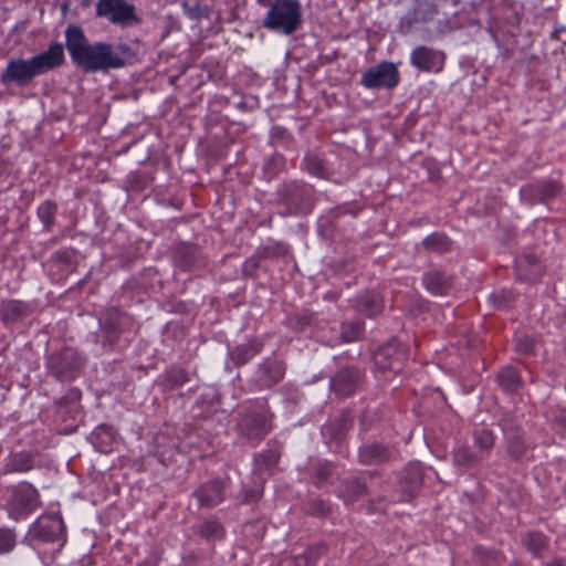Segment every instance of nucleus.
I'll return each mask as SVG.
<instances>
[{
	"label": "nucleus",
	"mask_w": 566,
	"mask_h": 566,
	"mask_svg": "<svg viewBox=\"0 0 566 566\" xmlns=\"http://www.w3.org/2000/svg\"><path fill=\"white\" fill-rule=\"evenodd\" d=\"M66 49L73 62L84 72L95 73L122 69L132 63L135 53L124 43H90L81 28L70 25L65 31Z\"/></svg>",
	"instance_id": "f257e3e1"
},
{
	"label": "nucleus",
	"mask_w": 566,
	"mask_h": 566,
	"mask_svg": "<svg viewBox=\"0 0 566 566\" xmlns=\"http://www.w3.org/2000/svg\"><path fill=\"white\" fill-rule=\"evenodd\" d=\"M64 61L63 45L54 43L49 49L30 60L15 59L8 62L0 75L3 84L25 85L35 76L60 66Z\"/></svg>",
	"instance_id": "f03ea898"
},
{
	"label": "nucleus",
	"mask_w": 566,
	"mask_h": 566,
	"mask_svg": "<svg viewBox=\"0 0 566 566\" xmlns=\"http://www.w3.org/2000/svg\"><path fill=\"white\" fill-rule=\"evenodd\" d=\"M301 22V7L296 0H276L269 10L263 25L270 30L293 33Z\"/></svg>",
	"instance_id": "7ed1b4c3"
},
{
	"label": "nucleus",
	"mask_w": 566,
	"mask_h": 566,
	"mask_svg": "<svg viewBox=\"0 0 566 566\" xmlns=\"http://www.w3.org/2000/svg\"><path fill=\"white\" fill-rule=\"evenodd\" d=\"M96 15L122 27L139 23L135 7L126 0H98Z\"/></svg>",
	"instance_id": "20e7f679"
},
{
	"label": "nucleus",
	"mask_w": 566,
	"mask_h": 566,
	"mask_svg": "<svg viewBox=\"0 0 566 566\" xmlns=\"http://www.w3.org/2000/svg\"><path fill=\"white\" fill-rule=\"evenodd\" d=\"M399 74L391 63H381L377 67L369 70L361 78V83L369 88L394 87L397 85Z\"/></svg>",
	"instance_id": "39448f33"
},
{
	"label": "nucleus",
	"mask_w": 566,
	"mask_h": 566,
	"mask_svg": "<svg viewBox=\"0 0 566 566\" xmlns=\"http://www.w3.org/2000/svg\"><path fill=\"white\" fill-rule=\"evenodd\" d=\"M64 524L59 516H42L33 525L30 535L42 542H54L61 538Z\"/></svg>",
	"instance_id": "423d86ee"
},
{
	"label": "nucleus",
	"mask_w": 566,
	"mask_h": 566,
	"mask_svg": "<svg viewBox=\"0 0 566 566\" xmlns=\"http://www.w3.org/2000/svg\"><path fill=\"white\" fill-rule=\"evenodd\" d=\"M410 60L411 64L420 71L439 72L444 64V54L431 48L419 46L412 51Z\"/></svg>",
	"instance_id": "0eeeda50"
},
{
	"label": "nucleus",
	"mask_w": 566,
	"mask_h": 566,
	"mask_svg": "<svg viewBox=\"0 0 566 566\" xmlns=\"http://www.w3.org/2000/svg\"><path fill=\"white\" fill-rule=\"evenodd\" d=\"M270 428V420L264 413L244 415L239 422L240 433L249 439L263 437Z\"/></svg>",
	"instance_id": "6e6552de"
},
{
	"label": "nucleus",
	"mask_w": 566,
	"mask_h": 566,
	"mask_svg": "<svg viewBox=\"0 0 566 566\" xmlns=\"http://www.w3.org/2000/svg\"><path fill=\"white\" fill-rule=\"evenodd\" d=\"M12 504L20 511H32L39 505V494L32 485L22 484L14 491Z\"/></svg>",
	"instance_id": "1a4fd4ad"
},
{
	"label": "nucleus",
	"mask_w": 566,
	"mask_h": 566,
	"mask_svg": "<svg viewBox=\"0 0 566 566\" xmlns=\"http://www.w3.org/2000/svg\"><path fill=\"white\" fill-rule=\"evenodd\" d=\"M543 265L533 254H524L516 260V271L520 280L533 281L542 275Z\"/></svg>",
	"instance_id": "9d476101"
},
{
	"label": "nucleus",
	"mask_w": 566,
	"mask_h": 566,
	"mask_svg": "<svg viewBox=\"0 0 566 566\" xmlns=\"http://www.w3.org/2000/svg\"><path fill=\"white\" fill-rule=\"evenodd\" d=\"M358 374L355 370H340L332 380V389L339 396L350 395L357 384Z\"/></svg>",
	"instance_id": "9b49d317"
},
{
	"label": "nucleus",
	"mask_w": 566,
	"mask_h": 566,
	"mask_svg": "<svg viewBox=\"0 0 566 566\" xmlns=\"http://www.w3.org/2000/svg\"><path fill=\"white\" fill-rule=\"evenodd\" d=\"M559 192V186L555 182H546L538 187H528L522 190V196L531 201H545L554 198Z\"/></svg>",
	"instance_id": "f8f14e48"
},
{
	"label": "nucleus",
	"mask_w": 566,
	"mask_h": 566,
	"mask_svg": "<svg viewBox=\"0 0 566 566\" xmlns=\"http://www.w3.org/2000/svg\"><path fill=\"white\" fill-rule=\"evenodd\" d=\"M74 353L70 349L63 350L61 354L50 358V367L60 376H69V373L78 366L73 363Z\"/></svg>",
	"instance_id": "ddd939ff"
},
{
	"label": "nucleus",
	"mask_w": 566,
	"mask_h": 566,
	"mask_svg": "<svg viewBox=\"0 0 566 566\" xmlns=\"http://www.w3.org/2000/svg\"><path fill=\"white\" fill-rule=\"evenodd\" d=\"M196 494L201 505L213 506L222 501V486L219 482H212L199 489Z\"/></svg>",
	"instance_id": "4468645a"
},
{
	"label": "nucleus",
	"mask_w": 566,
	"mask_h": 566,
	"mask_svg": "<svg viewBox=\"0 0 566 566\" xmlns=\"http://www.w3.org/2000/svg\"><path fill=\"white\" fill-rule=\"evenodd\" d=\"M428 291L433 294H444L451 287V281L438 271L429 272L423 277Z\"/></svg>",
	"instance_id": "2eb2a0df"
},
{
	"label": "nucleus",
	"mask_w": 566,
	"mask_h": 566,
	"mask_svg": "<svg viewBox=\"0 0 566 566\" xmlns=\"http://www.w3.org/2000/svg\"><path fill=\"white\" fill-rule=\"evenodd\" d=\"M360 457L364 462L380 463L389 458V451L382 446L371 444L363 449Z\"/></svg>",
	"instance_id": "dca6fc26"
},
{
	"label": "nucleus",
	"mask_w": 566,
	"mask_h": 566,
	"mask_svg": "<svg viewBox=\"0 0 566 566\" xmlns=\"http://www.w3.org/2000/svg\"><path fill=\"white\" fill-rule=\"evenodd\" d=\"M499 384L507 391H514L521 386V378L512 367L503 368L497 375Z\"/></svg>",
	"instance_id": "f3484780"
},
{
	"label": "nucleus",
	"mask_w": 566,
	"mask_h": 566,
	"mask_svg": "<svg viewBox=\"0 0 566 566\" xmlns=\"http://www.w3.org/2000/svg\"><path fill=\"white\" fill-rule=\"evenodd\" d=\"M423 245L433 252H444L450 249L451 241L443 234L434 233L424 239Z\"/></svg>",
	"instance_id": "a211bd4d"
},
{
	"label": "nucleus",
	"mask_w": 566,
	"mask_h": 566,
	"mask_svg": "<svg viewBox=\"0 0 566 566\" xmlns=\"http://www.w3.org/2000/svg\"><path fill=\"white\" fill-rule=\"evenodd\" d=\"M524 545L532 554L539 556L547 546L546 538L536 532L528 533L524 538Z\"/></svg>",
	"instance_id": "6ab92c4d"
},
{
	"label": "nucleus",
	"mask_w": 566,
	"mask_h": 566,
	"mask_svg": "<svg viewBox=\"0 0 566 566\" xmlns=\"http://www.w3.org/2000/svg\"><path fill=\"white\" fill-rule=\"evenodd\" d=\"M222 533V526L217 521H205L199 525V534L207 539L220 538Z\"/></svg>",
	"instance_id": "aec40b11"
},
{
	"label": "nucleus",
	"mask_w": 566,
	"mask_h": 566,
	"mask_svg": "<svg viewBox=\"0 0 566 566\" xmlns=\"http://www.w3.org/2000/svg\"><path fill=\"white\" fill-rule=\"evenodd\" d=\"M363 310L368 315H375L381 312L382 301L377 293H368L363 298Z\"/></svg>",
	"instance_id": "412c9836"
},
{
	"label": "nucleus",
	"mask_w": 566,
	"mask_h": 566,
	"mask_svg": "<svg viewBox=\"0 0 566 566\" xmlns=\"http://www.w3.org/2000/svg\"><path fill=\"white\" fill-rule=\"evenodd\" d=\"M364 328L359 322L344 323L342 326V337L345 342H354L360 338Z\"/></svg>",
	"instance_id": "4be33fe9"
},
{
	"label": "nucleus",
	"mask_w": 566,
	"mask_h": 566,
	"mask_svg": "<svg viewBox=\"0 0 566 566\" xmlns=\"http://www.w3.org/2000/svg\"><path fill=\"white\" fill-rule=\"evenodd\" d=\"M479 461V458L469 451L467 447H459L454 451V462L460 467H471Z\"/></svg>",
	"instance_id": "5701e85b"
},
{
	"label": "nucleus",
	"mask_w": 566,
	"mask_h": 566,
	"mask_svg": "<svg viewBox=\"0 0 566 566\" xmlns=\"http://www.w3.org/2000/svg\"><path fill=\"white\" fill-rule=\"evenodd\" d=\"M365 492V485L359 481L354 480L345 486L342 496L345 499L346 502H353L356 499L363 496Z\"/></svg>",
	"instance_id": "b1692460"
},
{
	"label": "nucleus",
	"mask_w": 566,
	"mask_h": 566,
	"mask_svg": "<svg viewBox=\"0 0 566 566\" xmlns=\"http://www.w3.org/2000/svg\"><path fill=\"white\" fill-rule=\"evenodd\" d=\"M258 352L256 344H250L245 346H239L231 352L232 359L237 364H244L250 357Z\"/></svg>",
	"instance_id": "393cba45"
},
{
	"label": "nucleus",
	"mask_w": 566,
	"mask_h": 566,
	"mask_svg": "<svg viewBox=\"0 0 566 566\" xmlns=\"http://www.w3.org/2000/svg\"><path fill=\"white\" fill-rule=\"evenodd\" d=\"M56 207L53 202L46 201L39 208V217L44 226L50 227L53 223Z\"/></svg>",
	"instance_id": "a878e982"
},
{
	"label": "nucleus",
	"mask_w": 566,
	"mask_h": 566,
	"mask_svg": "<svg viewBox=\"0 0 566 566\" xmlns=\"http://www.w3.org/2000/svg\"><path fill=\"white\" fill-rule=\"evenodd\" d=\"M14 535L9 530H0V553H7L14 546Z\"/></svg>",
	"instance_id": "bb28decb"
},
{
	"label": "nucleus",
	"mask_w": 566,
	"mask_h": 566,
	"mask_svg": "<svg viewBox=\"0 0 566 566\" xmlns=\"http://www.w3.org/2000/svg\"><path fill=\"white\" fill-rule=\"evenodd\" d=\"M475 443L481 450H490L493 447L494 438L490 431L482 430L475 436Z\"/></svg>",
	"instance_id": "cd10ccee"
},
{
	"label": "nucleus",
	"mask_w": 566,
	"mask_h": 566,
	"mask_svg": "<svg viewBox=\"0 0 566 566\" xmlns=\"http://www.w3.org/2000/svg\"><path fill=\"white\" fill-rule=\"evenodd\" d=\"M392 350H394V348L390 345L379 349L375 355L376 364L379 365L381 368L394 369L395 368L394 364H391V363L385 364L384 363V359L386 357H388Z\"/></svg>",
	"instance_id": "c85d7f7f"
},
{
	"label": "nucleus",
	"mask_w": 566,
	"mask_h": 566,
	"mask_svg": "<svg viewBox=\"0 0 566 566\" xmlns=\"http://www.w3.org/2000/svg\"><path fill=\"white\" fill-rule=\"evenodd\" d=\"M535 340L532 337L524 336L516 343V349L521 354H530L533 352Z\"/></svg>",
	"instance_id": "c756f323"
},
{
	"label": "nucleus",
	"mask_w": 566,
	"mask_h": 566,
	"mask_svg": "<svg viewBox=\"0 0 566 566\" xmlns=\"http://www.w3.org/2000/svg\"><path fill=\"white\" fill-rule=\"evenodd\" d=\"M525 444L520 438H512L509 442V452L513 457H521L525 452Z\"/></svg>",
	"instance_id": "7c9ffc66"
},
{
	"label": "nucleus",
	"mask_w": 566,
	"mask_h": 566,
	"mask_svg": "<svg viewBox=\"0 0 566 566\" xmlns=\"http://www.w3.org/2000/svg\"><path fill=\"white\" fill-rule=\"evenodd\" d=\"M308 559L306 556L287 557L284 558L279 566H307Z\"/></svg>",
	"instance_id": "2f4dec72"
},
{
	"label": "nucleus",
	"mask_w": 566,
	"mask_h": 566,
	"mask_svg": "<svg viewBox=\"0 0 566 566\" xmlns=\"http://www.w3.org/2000/svg\"><path fill=\"white\" fill-rule=\"evenodd\" d=\"M307 169L313 174V175H317L319 176L322 174V170H323V166H322V163L319 159L313 157V158H307Z\"/></svg>",
	"instance_id": "473e14b6"
},
{
	"label": "nucleus",
	"mask_w": 566,
	"mask_h": 566,
	"mask_svg": "<svg viewBox=\"0 0 566 566\" xmlns=\"http://www.w3.org/2000/svg\"><path fill=\"white\" fill-rule=\"evenodd\" d=\"M420 483H421V473L419 470H416V474L412 479V483H411V493L410 495L413 494L415 491L418 490V488L420 486Z\"/></svg>",
	"instance_id": "72a5a7b5"
},
{
	"label": "nucleus",
	"mask_w": 566,
	"mask_h": 566,
	"mask_svg": "<svg viewBox=\"0 0 566 566\" xmlns=\"http://www.w3.org/2000/svg\"><path fill=\"white\" fill-rule=\"evenodd\" d=\"M329 512V507L324 502L317 503V510L314 511V513L319 515H326Z\"/></svg>",
	"instance_id": "f704fd0d"
},
{
	"label": "nucleus",
	"mask_w": 566,
	"mask_h": 566,
	"mask_svg": "<svg viewBox=\"0 0 566 566\" xmlns=\"http://www.w3.org/2000/svg\"><path fill=\"white\" fill-rule=\"evenodd\" d=\"M186 380H187L186 374L184 371H178L175 384L178 385V384H181V382H184Z\"/></svg>",
	"instance_id": "c9c22d12"
},
{
	"label": "nucleus",
	"mask_w": 566,
	"mask_h": 566,
	"mask_svg": "<svg viewBox=\"0 0 566 566\" xmlns=\"http://www.w3.org/2000/svg\"><path fill=\"white\" fill-rule=\"evenodd\" d=\"M258 266V262L255 260H249L245 263V270L251 269L253 271Z\"/></svg>",
	"instance_id": "e433bc0d"
},
{
	"label": "nucleus",
	"mask_w": 566,
	"mask_h": 566,
	"mask_svg": "<svg viewBox=\"0 0 566 566\" xmlns=\"http://www.w3.org/2000/svg\"><path fill=\"white\" fill-rule=\"evenodd\" d=\"M546 566H566V564L562 559H554L552 563H548Z\"/></svg>",
	"instance_id": "4c0bfd02"
},
{
	"label": "nucleus",
	"mask_w": 566,
	"mask_h": 566,
	"mask_svg": "<svg viewBox=\"0 0 566 566\" xmlns=\"http://www.w3.org/2000/svg\"><path fill=\"white\" fill-rule=\"evenodd\" d=\"M348 419L344 418V422L342 424V430H345L347 428Z\"/></svg>",
	"instance_id": "58836bf2"
},
{
	"label": "nucleus",
	"mask_w": 566,
	"mask_h": 566,
	"mask_svg": "<svg viewBox=\"0 0 566 566\" xmlns=\"http://www.w3.org/2000/svg\"><path fill=\"white\" fill-rule=\"evenodd\" d=\"M29 469V465H21L19 467V470H28Z\"/></svg>",
	"instance_id": "ea45409f"
},
{
	"label": "nucleus",
	"mask_w": 566,
	"mask_h": 566,
	"mask_svg": "<svg viewBox=\"0 0 566 566\" xmlns=\"http://www.w3.org/2000/svg\"><path fill=\"white\" fill-rule=\"evenodd\" d=\"M270 458H272V462H275L274 455L270 454Z\"/></svg>",
	"instance_id": "a19ab883"
}]
</instances>
